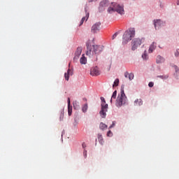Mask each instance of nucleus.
Masks as SVG:
<instances>
[{"label":"nucleus","mask_w":179,"mask_h":179,"mask_svg":"<svg viewBox=\"0 0 179 179\" xmlns=\"http://www.w3.org/2000/svg\"><path fill=\"white\" fill-rule=\"evenodd\" d=\"M127 96L125 95V92H124V90H121L120 93L118 94L117 99H116V102H115V106L118 108L120 107H122V106H125L127 104Z\"/></svg>","instance_id":"3"},{"label":"nucleus","mask_w":179,"mask_h":179,"mask_svg":"<svg viewBox=\"0 0 179 179\" xmlns=\"http://www.w3.org/2000/svg\"><path fill=\"white\" fill-rule=\"evenodd\" d=\"M120 83V80L118 78H116L113 83V87H117Z\"/></svg>","instance_id":"23"},{"label":"nucleus","mask_w":179,"mask_h":179,"mask_svg":"<svg viewBox=\"0 0 179 179\" xmlns=\"http://www.w3.org/2000/svg\"><path fill=\"white\" fill-rule=\"evenodd\" d=\"M100 6H102V8L110 6V2L108 1V0H103L100 3Z\"/></svg>","instance_id":"14"},{"label":"nucleus","mask_w":179,"mask_h":179,"mask_svg":"<svg viewBox=\"0 0 179 179\" xmlns=\"http://www.w3.org/2000/svg\"><path fill=\"white\" fill-rule=\"evenodd\" d=\"M175 71H176V73H179V69L177 66H173Z\"/></svg>","instance_id":"29"},{"label":"nucleus","mask_w":179,"mask_h":179,"mask_svg":"<svg viewBox=\"0 0 179 179\" xmlns=\"http://www.w3.org/2000/svg\"><path fill=\"white\" fill-rule=\"evenodd\" d=\"M178 55H179V52H178V51H176L175 52V57H178Z\"/></svg>","instance_id":"34"},{"label":"nucleus","mask_w":179,"mask_h":179,"mask_svg":"<svg viewBox=\"0 0 179 179\" xmlns=\"http://www.w3.org/2000/svg\"><path fill=\"white\" fill-rule=\"evenodd\" d=\"M163 24V22L161 20H154V26L156 30L160 27Z\"/></svg>","instance_id":"10"},{"label":"nucleus","mask_w":179,"mask_h":179,"mask_svg":"<svg viewBox=\"0 0 179 179\" xmlns=\"http://www.w3.org/2000/svg\"><path fill=\"white\" fill-rule=\"evenodd\" d=\"M113 127H115V123L114 122H113V124L109 127V129H110V128H113Z\"/></svg>","instance_id":"33"},{"label":"nucleus","mask_w":179,"mask_h":179,"mask_svg":"<svg viewBox=\"0 0 179 179\" xmlns=\"http://www.w3.org/2000/svg\"><path fill=\"white\" fill-rule=\"evenodd\" d=\"M107 136H113V132L110 130L108 131Z\"/></svg>","instance_id":"31"},{"label":"nucleus","mask_w":179,"mask_h":179,"mask_svg":"<svg viewBox=\"0 0 179 179\" xmlns=\"http://www.w3.org/2000/svg\"><path fill=\"white\" fill-rule=\"evenodd\" d=\"M101 51H103V48L100 45H92L89 43L87 44L86 55L88 57H93V55L100 54Z\"/></svg>","instance_id":"1"},{"label":"nucleus","mask_w":179,"mask_h":179,"mask_svg":"<svg viewBox=\"0 0 179 179\" xmlns=\"http://www.w3.org/2000/svg\"><path fill=\"white\" fill-rule=\"evenodd\" d=\"M90 75H92V76H99V75H100V71H99V68L97 66L92 68L90 71Z\"/></svg>","instance_id":"8"},{"label":"nucleus","mask_w":179,"mask_h":179,"mask_svg":"<svg viewBox=\"0 0 179 179\" xmlns=\"http://www.w3.org/2000/svg\"><path fill=\"white\" fill-rule=\"evenodd\" d=\"M68 114L72 115V106H71V99L68 98Z\"/></svg>","instance_id":"12"},{"label":"nucleus","mask_w":179,"mask_h":179,"mask_svg":"<svg viewBox=\"0 0 179 179\" xmlns=\"http://www.w3.org/2000/svg\"><path fill=\"white\" fill-rule=\"evenodd\" d=\"M177 5H179V0H178V3H177Z\"/></svg>","instance_id":"39"},{"label":"nucleus","mask_w":179,"mask_h":179,"mask_svg":"<svg viewBox=\"0 0 179 179\" xmlns=\"http://www.w3.org/2000/svg\"><path fill=\"white\" fill-rule=\"evenodd\" d=\"M101 109L99 112V115L101 117V118H106L107 115L106 113L108 110V104L106 103V99L103 96L101 97Z\"/></svg>","instance_id":"5"},{"label":"nucleus","mask_w":179,"mask_h":179,"mask_svg":"<svg viewBox=\"0 0 179 179\" xmlns=\"http://www.w3.org/2000/svg\"><path fill=\"white\" fill-rule=\"evenodd\" d=\"M108 12L109 13H113V12H117L119 15H124V6H120V4H117V3H111Z\"/></svg>","instance_id":"4"},{"label":"nucleus","mask_w":179,"mask_h":179,"mask_svg":"<svg viewBox=\"0 0 179 179\" xmlns=\"http://www.w3.org/2000/svg\"><path fill=\"white\" fill-rule=\"evenodd\" d=\"M99 128L102 131H104V130L107 129L108 126H107V124H104L103 122H101L100 124H99Z\"/></svg>","instance_id":"19"},{"label":"nucleus","mask_w":179,"mask_h":179,"mask_svg":"<svg viewBox=\"0 0 179 179\" xmlns=\"http://www.w3.org/2000/svg\"><path fill=\"white\" fill-rule=\"evenodd\" d=\"M82 55V48L78 47L77 48V50L75 52V57L73 58V61H77V59H79V57Z\"/></svg>","instance_id":"9"},{"label":"nucleus","mask_w":179,"mask_h":179,"mask_svg":"<svg viewBox=\"0 0 179 179\" xmlns=\"http://www.w3.org/2000/svg\"><path fill=\"white\" fill-rule=\"evenodd\" d=\"M134 37H135V28H130L123 34L122 44H128Z\"/></svg>","instance_id":"2"},{"label":"nucleus","mask_w":179,"mask_h":179,"mask_svg":"<svg viewBox=\"0 0 179 179\" xmlns=\"http://www.w3.org/2000/svg\"><path fill=\"white\" fill-rule=\"evenodd\" d=\"M85 12H86V15H85V17H83V18H82V20H81V21H82V23H83V22H85V19H86V20H87L88 19H89V13H87V11L86 10V9H85Z\"/></svg>","instance_id":"22"},{"label":"nucleus","mask_w":179,"mask_h":179,"mask_svg":"<svg viewBox=\"0 0 179 179\" xmlns=\"http://www.w3.org/2000/svg\"><path fill=\"white\" fill-rule=\"evenodd\" d=\"M154 85H155V83H153V82H150L148 83L149 87H153Z\"/></svg>","instance_id":"32"},{"label":"nucleus","mask_w":179,"mask_h":179,"mask_svg":"<svg viewBox=\"0 0 179 179\" xmlns=\"http://www.w3.org/2000/svg\"><path fill=\"white\" fill-rule=\"evenodd\" d=\"M117 36H118V32L115 33L112 36V40H114Z\"/></svg>","instance_id":"30"},{"label":"nucleus","mask_w":179,"mask_h":179,"mask_svg":"<svg viewBox=\"0 0 179 179\" xmlns=\"http://www.w3.org/2000/svg\"><path fill=\"white\" fill-rule=\"evenodd\" d=\"M142 41H145V39H141V38H134L132 41V47L131 50L132 51H135L141 44H142Z\"/></svg>","instance_id":"6"},{"label":"nucleus","mask_w":179,"mask_h":179,"mask_svg":"<svg viewBox=\"0 0 179 179\" xmlns=\"http://www.w3.org/2000/svg\"><path fill=\"white\" fill-rule=\"evenodd\" d=\"M82 24H83V22H82V21H80V26H82Z\"/></svg>","instance_id":"37"},{"label":"nucleus","mask_w":179,"mask_h":179,"mask_svg":"<svg viewBox=\"0 0 179 179\" xmlns=\"http://www.w3.org/2000/svg\"><path fill=\"white\" fill-rule=\"evenodd\" d=\"M142 58L143 59H148V58H149V56H148L146 51L144 52V54L142 55Z\"/></svg>","instance_id":"26"},{"label":"nucleus","mask_w":179,"mask_h":179,"mask_svg":"<svg viewBox=\"0 0 179 179\" xmlns=\"http://www.w3.org/2000/svg\"><path fill=\"white\" fill-rule=\"evenodd\" d=\"M77 104H78V102L76 101L73 102V108H75V110H76V108H78Z\"/></svg>","instance_id":"28"},{"label":"nucleus","mask_w":179,"mask_h":179,"mask_svg":"<svg viewBox=\"0 0 179 179\" xmlns=\"http://www.w3.org/2000/svg\"><path fill=\"white\" fill-rule=\"evenodd\" d=\"M142 104H143V101L141 99H137L134 101V106H142Z\"/></svg>","instance_id":"17"},{"label":"nucleus","mask_w":179,"mask_h":179,"mask_svg":"<svg viewBox=\"0 0 179 179\" xmlns=\"http://www.w3.org/2000/svg\"><path fill=\"white\" fill-rule=\"evenodd\" d=\"M163 62H164V58L160 55H158L157 57V64H163Z\"/></svg>","instance_id":"16"},{"label":"nucleus","mask_w":179,"mask_h":179,"mask_svg":"<svg viewBox=\"0 0 179 179\" xmlns=\"http://www.w3.org/2000/svg\"><path fill=\"white\" fill-rule=\"evenodd\" d=\"M124 77L128 78L129 80H132L134 79V78L135 77V76L132 73H128V71H126L124 73Z\"/></svg>","instance_id":"13"},{"label":"nucleus","mask_w":179,"mask_h":179,"mask_svg":"<svg viewBox=\"0 0 179 179\" xmlns=\"http://www.w3.org/2000/svg\"><path fill=\"white\" fill-rule=\"evenodd\" d=\"M59 120L60 121H64V110H62L60 113Z\"/></svg>","instance_id":"25"},{"label":"nucleus","mask_w":179,"mask_h":179,"mask_svg":"<svg viewBox=\"0 0 179 179\" xmlns=\"http://www.w3.org/2000/svg\"><path fill=\"white\" fill-rule=\"evenodd\" d=\"M157 78H160L161 79H168L169 75L158 76Z\"/></svg>","instance_id":"27"},{"label":"nucleus","mask_w":179,"mask_h":179,"mask_svg":"<svg viewBox=\"0 0 179 179\" xmlns=\"http://www.w3.org/2000/svg\"><path fill=\"white\" fill-rule=\"evenodd\" d=\"M82 146H83V148L85 149V148H86V143H83V145H82Z\"/></svg>","instance_id":"36"},{"label":"nucleus","mask_w":179,"mask_h":179,"mask_svg":"<svg viewBox=\"0 0 179 179\" xmlns=\"http://www.w3.org/2000/svg\"><path fill=\"white\" fill-rule=\"evenodd\" d=\"M94 0H88V2H93Z\"/></svg>","instance_id":"38"},{"label":"nucleus","mask_w":179,"mask_h":179,"mask_svg":"<svg viewBox=\"0 0 179 179\" xmlns=\"http://www.w3.org/2000/svg\"><path fill=\"white\" fill-rule=\"evenodd\" d=\"M80 62L82 64L85 65V64L87 62V59H86V57H85V55H82V57L80 59Z\"/></svg>","instance_id":"18"},{"label":"nucleus","mask_w":179,"mask_h":179,"mask_svg":"<svg viewBox=\"0 0 179 179\" xmlns=\"http://www.w3.org/2000/svg\"><path fill=\"white\" fill-rule=\"evenodd\" d=\"M72 76L73 75V71H72V69H69L67 71V73H64V78L66 79V80H69V76Z\"/></svg>","instance_id":"11"},{"label":"nucleus","mask_w":179,"mask_h":179,"mask_svg":"<svg viewBox=\"0 0 179 179\" xmlns=\"http://www.w3.org/2000/svg\"><path fill=\"white\" fill-rule=\"evenodd\" d=\"M87 151H86V150H85L84 151V152H83V155H84V156L86 157V156H87Z\"/></svg>","instance_id":"35"},{"label":"nucleus","mask_w":179,"mask_h":179,"mask_svg":"<svg viewBox=\"0 0 179 179\" xmlns=\"http://www.w3.org/2000/svg\"><path fill=\"white\" fill-rule=\"evenodd\" d=\"M98 139L101 145H103V143H104V141L103 140V136H101V134L98 135Z\"/></svg>","instance_id":"21"},{"label":"nucleus","mask_w":179,"mask_h":179,"mask_svg":"<svg viewBox=\"0 0 179 179\" xmlns=\"http://www.w3.org/2000/svg\"><path fill=\"white\" fill-rule=\"evenodd\" d=\"M155 50H156V43L155 42H153L150 45V48L148 50V52L150 53L153 52V51H155Z\"/></svg>","instance_id":"15"},{"label":"nucleus","mask_w":179,"mask_h":179,"mask_svg":"<svg viewBox=\"0 0 179 179\" xmlns=\"http://www.w3.org/2000/svg\"><path fill=\"white\" fill-rule=\"evenodd\" d=\"M101 24L100 22H96L95 23L91 29V31L92 33H93L94 34L97 33V31H99L100 30V25Z\"/></svg>","instance_id":"7"},{"label":"nucleus","mask_w":179,"mask_h":179,"mask_svg":"<svg viewBox=\"0 0 179 179\" xmlns=\"http://www.w3.org/2000/svg\"><path fill=\"white\" fill-rule=\"evenodd\" d=\"M113 99L114 100H115L117 99V90L114 91L113 94H112V96H111V99H110V103H113Z\"/></svg>","instance_id":"20"},{"label":"nucleus","mask_w":179,"mask_h":179,"mask_svg":"<svg viewBox=\"0 0 179 179\" xmlns=\"http://www.w3.org/2000/svg\"><path fill=\"white\" fill-rule=\"evenodd\" d=\"M87 103H85L83 107H82V111L83 113H86V111H87Z\"/></svg>","instance_id":"24"}]
</instances>
